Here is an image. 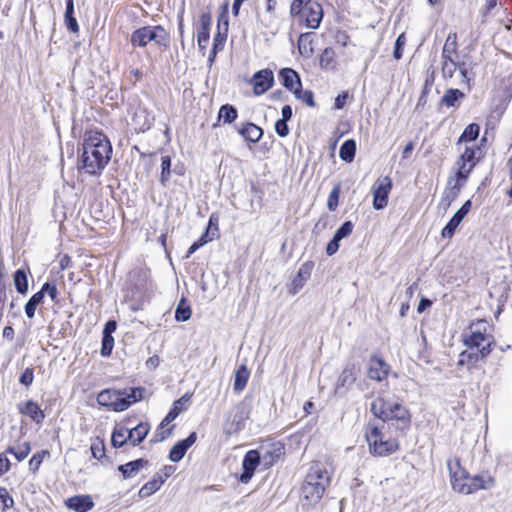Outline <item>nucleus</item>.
<instances>
[{"mask_svg":"<svg viewBox=\"0 0 512 512\" xmlns=\"http://www.w3.org/2000/svg\"><path fill=\"white\" fill-rule=\"evenodd\" d=\"M112 146L108 138L101 132L86 133L79 168L90 175H98L110 161Z\"/></svg>","mask_w":512,"mask_h":512,"instance_id":"1","label":"nucleus"},{"mask_svg":"<svg viewBox=\"0 0 512 512\" xmlns=\"http://www.w3.org/2000/svg\"><path fill=\"white\" fill-rule=\"evenodd\" d=\"M447 467L450 472L452 489L460 494L468 495L478 490H488L495 485V480L489 473L471 476L460 466L457 459L448 460Z\"/></svg>","mask_w":512,"mask_h":512,"instance_id":"2","label":"nucleus"},{"mask_svg":"<svg viewBox=\"0 0 512 512\" xmlns=\"http://www.w3.org/2000/svg\"><path fill=\"white\" fill-rule=\"evenodd\" d=\"M478 150V148L466 147L457 160V172L454 176L449 177L443 194L442 203L444 204V210H446L459 196L461 189L465 185L471 171L477 163L476 152Z\"/></svg>","mask_w":512,"mask_h":512,"instance_id":"3","label":"nucleus"},{"mask_svg":"<svg viewBox=\"0 0 512 512\" xmlns=\"http://www.w3.org/2000/svg\"><path fill=\"white\" fill-rule=\"evenodd\" d=\"M330 475L319 462L312 463L301 488L302 505L311 507L322 498L329 485Z\"/></svg>","mask_w":512,"mask_h":512,"instance_id":"4","label":"nucleus"},{"mask_svg":"<svg viewBox=\"0 0 512 512\" xmlns=\"http://www.w3.org/2000/svg\"><path fill=\"white\" fill-rule=\"evenodd\" d=\"M371 412L382 421L391 422L399 430H405L411 424L410 413L402 403L382 396H378L371 403Z\"/></svg>","mask_w":512,"mask_h":512,"instance_id":"5","label":"nucleus"},{"mask_svg":"<svg viewBox=\"0 0 512 512\" xmlns=\"http://www.w3.org/2000/svg\"><path fill=\"white\" fill-rule=\"evenodd\" d=\"M144 393L145 389L141 387L131 388L129 391L105 389L98 394L97 402L110 410L122 412L131 404L142 400Z\"/></svg>","mask_w":512,"mask_h":512,"instance_id":"6","label":"nucleus"},{"mask_svg":"<svg viewBox=\"0 0 512 512\" xmlns=\"http://www.w3.org/2000/svg\"><path fill=\"white\" fill-rule=\"evenodd\" d=\"M365 438L369 447V452L378 457H385L395 453L399 449L396 439L385 438L382 431L373 424H368Z\"/></svg>","mask_w":512,"mask_h":512,"instance_id":"7","label":"nucleus"},{"mask_svg":"<svg viewBox=\"0 0 512 512\" xmlns=\"http://www.w3.org/2000/svg\"><path fill=\"white\" fill-rule=\"evenodd\" d=\"M130 41L134 47H145L150 42L164 49L170 45L169 33L160 25H149L135 30L131 34Z\"/></svg>","mask_w":512,"mask_h":512,"instance_id":"8","label":"nucleus"},{"mask_svg":"<svg viewBox=\"0 0 512 512\" xmlns=\"http://www.w3.org/2000/svg\"><path fill=\"white\" fill-rule=\"evenodd\" d=\"M488 324L486 321L481 320L476 323H472L463 334L464 344L470 348H481L488 347L491 349L493 343V336L488 333Z\"/></svg>","mask_w":512,"mask_h":512,"instance_id":"9","label":"nucleus"},{"mask_svg":"<svg viewBox=\"0 0 512 512\" xmlns=\"http://www.w3.org/2000/svg\"><path fill=\"white\" fill-rule=\"evenodd\" d=\"M298 11H292V5L290 6V14L292 16H299L300 21L305 24L306 27L316 29L319 27L323 18L322 5L319 2H303L297 8Z\"/></svg>","mask_w":512,"mask_h":512,"instance_id":"10","label":"nucleus"},{"mask_svg":"<svg viewBox=\"0 0 512 512\" xmlns=\"http://www.w3.org/2000/svg\"><path fill=\"white\" fill-rule=\"evenodd\" d=\"M277 0H266L264 9L257 12V21L262 28L268 30L271 34H276L279 30L280 20L276 12Z\"/></svg>","mask_w":512,"mask_h":512,"instance_id":"11","label":"nucleus"},{"mask_svg":"<svg viewBox=\"0 0 512 512\" xmlns=\"http://www.w3.org/2000/svg\"><path fill=\"white\" fill-rule=\"evenodd\" d=\"M391 189L392 180L390 177H380L375 181L372 187L374 209L381 210L387 206Z\"/></svg>","mask_w":512,"mask_h":512,"instance_id":"12","label":"nucleus"},{"mask_svg":"<svg viewBox=\"0 0 512 512\" xmlns=\"http://www.w3.org/2000/svg\"><path fill=\"white\" fill-rule=\"evenodd\" d=\"M248 418V411L243 405L236 407L233 414H229L223 425V431L227 435H233L245 427Z\"/></svg>","mask_w":512,"mask_h":512,"instance_id":"13","label":"nucleus"},{"mask_svg":"<svg viewBox=\"0 0 512 512\" xmlns=\"http://www.w3.org/2000/svg\"><path fill=\"white\" fill-rule=\"evenodd\" d=\"M472 207L471 200H467L461 208L453 215V217L450 219L448 224L442 229V237L443 238H451L456 230V228L459 226V224L462 222L464 217L469 213L470 209Z\"/></svg>","mask_w":512,"mask_h":512,"instance_id":"14","label":"nucleus"},{"mask_svg":"<svg viewBox=\"0 0 512 512\" xmlns=\"http://www.w3.org/2000/svg\"><path fill=\"white\" fill-rule=\"evenodd\" d=\"M476 352L463 351L459 355L458 366H466L468 369L473 368L479 361L485 359L491 352L488 347L476 348Z\"/></svg>","mask_w":512,"mask_h":512,"instance_id":"15","label":"nucleus"},{"mask_svg":"<svg viewBox=\"0 0 512 512\" xmlns=\"http://www.w3.org/2000/svg\"><path fill=\"white\" fill-rule=\"evenodd\" d=\"M274 81L273 72L269 69H263L256 72L253 76V90L257 95L265 93L272 87Z\"/></svg>","mask_w":512,"mask_h":512,"instance_id":"16","label":"nucleus"},{"mask_svg":"<svg viewBox=\"0 0 512 512\" xmlns=\"http://www.w3.org/2000/svg\"><path fill=\"white\" fill-rule=\"evenodd\" d=\"M259 462L260 455L258 451L250 450L246 453L242 462L244 472L240 476L242 483H248L250 481Z\"/></svg>","mask_w":512,"mask_h":512,"instance_id":"17","label":"nucleus"},{"mask_svg":"<svg viewBox=\"0 0 512 512\" xmlns=\"http://www.w3.org/2000/svg\"><path fill=\"white\" fill-rule=\"evenodd\" d=\"M313 267L314 263L311 261H307L300 266L296 277L291 283L290 293L292 295L297 294L303 288L304 284L311 276Z\"/></svg>","mask_w":512,"mask_h":512,"instance_id":"18","label":"nucleus"},{"mask_svg":"<svg viewBox=\"0 0 512 512\" xmlns=\"http://www.w3.org/2000/svg\"><path fill=\"white\" fill-rule=\"evenodd\" d=\"M197 434L192 432L186 439L177 442L170 450L169 459L179 462L185 456L187 450L196 442Z\"/></svg>","mask_w":512,"mask_h":512,"instance_id":"19","label":"nucleus"},{"mask_svg":"<svg viewBox=\"0 0 512 512\" xmlns=\"http://www.w3.org/2000/svg\"><path fill=\"white\" fill-rule=\"evenodd\" d=\"M66 506L75 512H88L94 507V502L90 495H76L65 501Z\"/></svg>","mask_w":512,"mask_h":512,"instance_id":"20","label":"nucleus"},{"mask_svg":"<svg viewBox=\"0 0 512 512\" xmlns=\"http://www.w3.org/2000/svg\"><path fill=\"white\" fill-rule=\"evenodd\" d=\"M389 373V366L380 358H372L368 369V377L372 380L382 381Z\"/></svg>","mask_w":512,"mask_h":512,"instance_id":"21","label":"nucleus"},{"mask_svg":"<svg viewBox=\"0 0 512 512\" xmlns=\"http://www.w3.org/2000/svg\"><path fill=\"white\" fill-rule=\"evenodd\" d=\"M189 401L190 395L188 394H185L184 396L176 400L173 403V407L171 408V410L161 421L160 428H164L165 426H167L170 422L176 419L181 412L185 411L188 408Z\"/></svg>","mask_w":512,"mask_h":512,"instance_id":"22","label":"nucleus"},{"mask_svg":"<svg viewBox=\"0 0 512 512\" xmlns=\"http://www.w3.org/2000/svg\"><path fill=\"white\" fill-rule=\"evenodd\" d=\"M18 409L21 414L28 416L36 423H41L45 418L44 412L40 409L38 404L32 400L20 403Z\"/></svg>","mask_w":512,"mask_h":512,"instance_id":"23","label":"nucleus"},{"mask_svg":"<svg viewBox=\"0 0 512 512\" xmlns=\"http://www.w3.org/2000/svg\"><path fill=\"white\" fill-rule=\"evenodd\" d=\"M282 85L294 93V90L301 88L300 77L296 71L291 68H283L279 73Z\"/></svg>","mask_w":512,"mask_h":512,"instance_id":"24","label":"nucleus"},{"mask_svg":"<svg viewBox=\"0 0 512 512\" xmlns=\"http://www.w3.org/2000/svg\"><path fill=\"white\" fill-rule=\"evenodd\" d=\"M201 27L197 33V41L200 49H205L209 43L210 35V26H211V16L210 14L204 13L200 17Z\"/></svg>","mask_w":512,"mask_h":512,"instance_id":"25","label":"nucleus"},{"mask_svg":"<svg viewBox=\"0 0 512 512\" xmlns=\"http://www.w3.org/2000/svg\"><path fill=\"white\" fill-rule=\"evenodd\" d=\"M458 54L457 34L450 33L447 36L444 47L442 49L441 60H455Z\"/></svg>","mask_w":512,"mask_h":512,"instance_id":"26","label":"nucleus"},{"mask_svg":"<svg viewBox=\"0 0 512 512\" xmlns=\"http://www.w3.org/2000/svg\"><path fill=\"white\" fill-rule=\"evenodd\" d=\"M465 98V94L459 89H447L441 98V104L446 107L458 108L461 101Z\"/></svg>","mask_w":512,"mask_h":512,"instance_id":"27","label":"nucleus"},{"mask_svg":"<svg viewBox=\"0 0 512 512\" xmlns=\"http://www.w3.org/2000/svg\"><path fill=\"white\" fill-rule=\"evenodd\" d=\"M150 430L148 423H139L136 427L128 429L129 442L135 446L141 443Z\"/></svg>","mask_w":512,"mask_h":512,"instance_id":"28","label":"nucleus"},{"mask_svg":"<svg viewBox=\"0 0 512 512\" xmlns=\"http://www.w3.org/2000/svg\"><path fill=\"white\" fill-rule=\"evenodd\" d=\"M147 465V461L143 459H137L126 464L120 465L118 470L122 473L125 479L133 478L137 475L139 470Z\"/></svg>","mask_w":512,"mask_h":512,"instance_id":"29","label":"nucleus"},{"mask_svg":"<svg viewBox=\"0 0 512 512\" xmlns=\"http://www.w3.org/2000/svg\"><path fill=\"white\" fill-rule=\"evenodd\" d=\"M250 376V371L248 370L246 365H240L239 368L235 372L233 390L237 393L242 392L248 382Z\"/></svg>","mask_w":512,"mask_h":512,"instance_id":"30","label":"nucleus"},{"mask_svg":"<svg viewBox=\"0 0 512 512\" xmlns=\"http://www.w3.org/2000/svg\"><path fill=\"white\" fill-rule=\"evenodd\" d=\"M238 133L246 140L256 143L261 139L263 130L253 123H247L238 130Z\"/></svg>","mask_w":512,"mask_h":512,"instance_id":"31","label":"nucleus"},{"mask_svg":"<svg viewBox=\"0 0 512 512\" xmlns=\"http://www.w3.org/2000/svg\"><path fill=\"white\" fill-rule=\"evenodd\" d=\"M74 14V2L73 0L66 1V11L64 14V21L67 29L72 33H77L79 31V25L76 18L73 16Z\"/></svg>","mask_w":512,"mask_h":512,"instance_id":"32","label":"nucleus"},{"mask_svg":"<svg viewBox=\"0 0 512 512\" xmlns=\"http://www.w3.org/2000/svg\"><path fill=\"white\" fill-rule=\"evenodd\" d=\"M356 153V142L352 139L346 140L340 147L339 156L340 158L347 162L351 163L354 160Z\"/></svg>","mask_w":512,"mask_h":512,"instance_id":"33","label":"nucleus"},{"mask_svg":"<svg viewBox=\"0 0 512 512\" xmlns=\"http://www.w3.org/2000/svg\"><path fill=\"white\" fill-rule=\"evenodd\" d=\"M13 281L16 290L20 294H26L28 292V280L27 274L23 269H18L13 276Z\"/></svg>","mask_w":512,"mask_h":512,"instance_id":"34","label":"nucleus"},{"mask_svg":"<svg viewBox=\"0 0 512 512\" xmlns=\"http://www.w3.org/2000/svg\"><path fill=\"white\" fill-rule=\"evenodd\" d=\"M164 479L158 480L156 478H153L152 480L148 481L141 489L139 490V497L140 498H146L156 491L160 489L162 484L164 483Z\"/></svg>","mask_w":512,"mask_h":512,"instance_id":"35","label":"nucleus"},{"mask_svg":"<svg viewBox=\"0 0 512 512\" xmlns=\"http://www.w3.org/2000/svg\"><path fill=\"white\" fill-rule=\"evenodd\" d=\"M43 293H35L25 305V313L28 318L32 319L35 316L37 306L43 303Z\"/></svg>","mask_w":512,"mask_h":512,"instance_id":"36","label":"nucleus"},{"mask_svg":"<svg viewBox=\"0 0 512 512\" xmlns=\"http://www.w3.org/2000/svg\"><path fill=\"white\" fill-rule=\"evenodd\" d=\"M356 380V375H355V372H354V368L353 367H346L342 373L340 374L339 378H338V381H337V387H341V388H344V387H349L350 385H352L354 383V381Z\"/></svg>","mask_w":512,"mask_h":512,"instance_id":"37","label":"nucleus"},{"mask_svg":"<svg viewBox=\"0 0 512 512\" xmlns=\"http://www.w3.org/2000/svg\"><path fill=\"white\" fill-rule=\"evenodd\" d=\"M237 118V110L234 106L226 104L221 106L218 113V119L224 123H232Z\"/></svg>","mask_w":512,"mask_h":512,"instance_id":"38","label":"nucleus"},{"mask_svg":"<svg viewBox=\"0 0 512 512\" xmlns=\"http://www.w3.org/2000/svg\"><path fill=\"white\" fill-rule=\"evenodd\" d=\"M111 442L114 447H122L129 442L128 429L125 427L114 429Z\"/></svg>","mask_w":512,"mask_h":512,"instance_id":"39","label":"nucleus"},{"mask_svg":"<svg viewBox=\"0 0 512 512\" xmlns=\"http://www.w3.org/2000/svg\"><path fill=\"white\" fill-rule=\"evenodd\" d=\"M31 447L28 442H24L17 447H8L6 452L15 456L18 461L24 460L30 453Z\"/></svg>","mask_w":512,"mask_h":512,"instance_id":"40","label":"nucleus"},{"mask_svg":"<svg viewBox=\"0 0 512 512\" xmlns=\"http://www.w3.org/2000/svg\"><path fill=\"white\" fill-rule=\"evenodd\" d=\"M459 73L462 77L461 83L466 85L467 89H471V82L474 80L475 74L470 71L469 66L465 62H458Z\"/></svg>","mask_w":512,"mask_h":512,"instance_id":"41","label":"nucleus"},{"mask_svg":"<svg viewBox=\"0 0 512 512\" xmlns=\"http://www.w3.org/2000/svg\"><path fill=\"white\" fill-rule=\"evenodd\" d=\"M191 317V308L184 299H181L179 302L176 311H175V319L177 321L185 322L189 320Z\"/></svg>","mask_w":512,"mask_h":512,"instance_id":"42","label":"nucleus"},{"mask_svg":"<svg viewBox=\"0 0 512 512\" xmlns=\"http://www.w3.org/2000/svg\"><path fill=\"white\" fill-rule=\"evenodd\" d=\"M480 127L478 124L472 123L469 124L462 135L460 136L459 142L461 141H473L479 135Z\"/></svg>","mask_w":512,"mask_h":512,"instance_id":"43","label":"nucleus"},{"mask_svg":"<svg viewBox=\"0 0 512 512\" xmlns=\"http://www.w3.org/2000/svg\"><path fill=\"white\" fill-rule=\"evenodd\" d=\"M14 505V500L5 487H0V511L6 512Z\"/></svg>","mask_w":512,"mask_h":512,"instance_id":"44","label":"nucleus"},{"mask_svg":"<svg viewBox=\"0 0 512 512\" xmlns=\"http://www.w3.org/2000/svg\"><path fill=\"white\" fill-rule=\"evenodd\" d=\"M458 62L456 60H442V75L444 79L453 78L455 71L457 70Z\"/></svg>","mask_w":512,"mask_h":512,"instance_id":"45","label":"nucleus"},{"mask_svg":"<svg viewBox=\"0 0 512 512\" xmlns=\"http://www.w3.org/2000/svg\"><path fill=\"white\" fill-rule=\"evenodd\" d=\"M295 97L302 102L306 103L310 107L315 106L313 93L310 90L302 91L301 88L294 90Z\"/></svg>","mask_w":512,"mask_h":512,"instance_id":"46","label":"nucleus"},{"mask_svg":"<svg viewBox=\"0 0 512 512\" xmlns=\"http://www.w3.org/2000/svg\"><path fill=\"white\" fill-rule=\"evenodd\" d=\"M171 158L162 156L161 158V178L160 181L164 185L170 177Z\"/></svg>","mask_w":512,"mask_h":512,"instance_id":"47","label":"nucleus"},{"mask_svg":"<svg viewBox=\"0 0 512 512\" xmlns=\"http://www.w3.org/2000/svg\"><path fill=\"white\" fill-rule=\"evenodd\" d=\"M353 223L351 221L344 222L335 232L334 237L341 241L348 237L353 231Z\"/></svg>","mask_w":512,"mask_h":512,"instance_id":"48","label":"nucleus"},{"mask_svg":"<svg viewBox=\"0 0 512 512\" xmlns=\"http://www.w3.org/2000/svg\"><path fill=\"white\" fill-rule=\"evenodd\" d=\"M49 455V452L47 450H42L36 454L33 455V457L29 461V467L33 472H36L41 463L43 462L44 458Z\"/></svg>","mask_w":512,"mask_h":512,"instance_id":"49","label":"nucleus"},{"mask_svg":"<svg viewBox=\"0 0 512 512\" xmlns=\"http://www.w3.org/2000/svg\"><path fill=\"white\" fill-rule=\"evenodd\" d=\"M339 196H340V186H335L332 191L329 194L328 201H327V208L330 211H335L338 203H339Z\"/></svg>","mask_w":512,"mask_h":512,"instance_id":"50","label":"nucleus"},{"mask_svg":"<svg viewBox=\"0 0 512 512\" xmlns=\"http://www.w3.org/2000/svg\"><path fill=\"white\" fill-rule=\"evenodd\" d=\"M114 345V339L111 335H104L102 339L101 355L107 357L111 354Z\"/></svg>","mask_w":512,"mask_h":512,"instance_id":"51","label":"nucleus"},{"mask_svg":"<svg viewBox=\"0 0 512 512\" xmlns=\"http://www.w3.org/2000/svg\"><path fill=\"white\" fill-rule=\"evenodd\" d=\"M405 44H406V37L402 33L398 36V38L396 39V42H395V49L393 52V56L396 60H399L402 57V48L405 46Z\"/></svg>","mask_w":512,"mask_h":512,"instance_id":"52","label":"nucleus"},{"mask_svg":"<svg viewBox=\"0 0 512 512\" xmlns=\"http://www.w3.org/2000/svg\"><path fill=\"white\" fill-rule=\"evenodd\" d=\"M39 292L43 293V298L45 297V294H48L52 301H56L58 290L55 285L47 282L42 286Z\"/></svg>","mask_w":512,"mask_h":512,"instance_id":"53","label":"nucleus"},{"mask_svg":"<svg viewBox=\"0 0 512 512\" xmlns=\"http://www.w3.org/2000/svg\"><path fill=\"white\" fill-rule=\"evenodd\" d=\"M34 380V373L32 368H26L21 374L19 381L25 386H30Z\"/></svg>","mask_w":512,"mask_h":512,"instance_id":"54","label":"nucleus"},{"mask_svg":"<svg viewBox=\"0 0 512 512\" xmlns=\"http://www.w3.org/2000/svg\"><path fill=\"white\" fill-rule=\"evenodd\" d=\"M275 131L280 137H285L289 134L287 121L279 119L275 123Z\"/></svg>","mask_w":512,"mask_h":512,"instance_id":"55","label":"nucleus"},{"mask_svg":"<svg viewBox=\"0 0 512 512\" xmlns=\"http://www.w3.org/2000/svg\"><path fill=\"white\" fill-rule=\"evenodd\" d=\"M309 36H310V34H308V33L301 34L298 39V48H299V51L301 54H309V52L312 51L311 48L308 50V47L306 45V42H307Z\"/></svg>","mask_w":512,"mask_h":512,"instance_id":"56","label":"nucleus"},{"mask_svg":"<svg viewBox=\"0 0 512 512\" xmlns=\"http://www.w3.org/2000/svg\"><path fill=\"white\" fill-rule=\"evenodd\" d=\"M226 39V35H222L220 32H218L214 37V43H213V56L216 55L217 50L219 48L223 47L224 41Z\"/></svg>","mask_w":512,"mask_h":512,"instance_id":"57","label":"nucleus"},{"mask_svg":"<svg viewBox=\"0 0 512 512\" xmlns=\"http://www.w3.org/2000/svg\"><path fill=\"white\" fill-rule=\"evenodd\" d=\"M339 240L333 236L332 240L326 247V253L328 256L334 255L339 249Z\"/></svg>","mask_w":512,"mask_h":512,"instance_id":"58","label":"nucleus"},{"mask_svg":"<svg viewBox=\"0 0 512 512\" xmlns=\"http://www.w3.org/2000/svg\"><path fill=\"white\" fill-rule=\"evenodd\" d=\"M91 452L93 454V457L96 459H100L104 456V447L102 443H93L91 445Z\"/></svg>","mask_w":512,"mask_h":512,"instance_id":"59","label":"nucleus"},{"mask_svg":"<svg viewBox=\"0 0 512 512\" xmlns=\"http://www.w3.org/2000/svg\"><path fill=\"white\" fill-rule=\"evenodd\" d=\"M9 468V459L4 454H0V476L6 473L9 470Z\"/></svg>","mask_w":512,"mask_h":512,"instance_id":"60","label":"nucleus"},{"mask_svg":"<svg viewBox=\"0 0 512 512\" xmlns=\"http://www.w3.org/2000/svg\"><path fill=\"white\" fill-rule=\"evenodd\" d=\"M211 224H212V220L210 219V223H209L208 228L206 229V232L198 239V241L200 243H202L203 246L213 239V237H209V234L211 231Z\"/></svg>","mask_w":512,"mask_h":512,"instance_id":"61","label":"nucleus"},{"mask_svg":"<svg viewBox=\"0 0 512 512\" xmlns=\"http://www.w3.org/2000/svg\"><path fill=\"white\" fill-rule=\"evenodd\" d=\"M2 335L4 338H6L7 340H13L14 339V336H15V332H14V329L11 327V326H6L4 327L3 329V332H2Z\"/></svg>","mask_w":512,"mask_h":512,"instance_id":"62","label":"nucleus"},{"mask_svg":"<svg viewBox=\"0 0 512 512\" xmlns=\"http://www.w3.org/2000/svg\"><path fill=\"white\" fill-rule=\"evenodd\" d=\"M281 113H282L281 120L288 121L292 117V109L289 105L283 106Z\"/></svg>","mask_w":512,"mask_h":512,"instance_id":"63","label":"nucleus"},{"mask_svg":"<svg viewBox=\"0 0 512 512\" xmlns=\"http://www.w3.org/2000/svg\"><path fill=\"white\" fill-rule=\"evenodd\" d=\"M347 95L346 94H340L335 99V108L341 109L345 105Z\"/></svg>","mask_w":512,"mask_h":512,"instance_id":"64","label":"nucleus"}]
</instances>
